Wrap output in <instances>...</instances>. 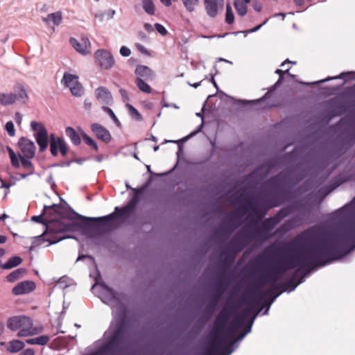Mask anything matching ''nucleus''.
<instances>
[{
  "label": "nucleus",
  "instance_id": "nucleus-1",
  "mask_svg": "<svg viewBox=\"0 0 355 355\" xmlns=\"http://www.w3.org/2000/svg\"><path fill=\"white\" fill-rule=\"evenodd\" d=\"M354 249L355 220L338 231L312 226L277 248L288 254L278 256L276 265L281 275L297 267L311 272L343 258Z\"/></svg>",
  "mask_w": 355,
  "mask_h": 355
},
{
  "label": "nucleus",
  "instance_id": "nucleus-2",
  "mask_svg": "<svg viewBox=\"0 0 355 355\" xmlns=\"http://www.w3.org/2000/svg\"><path fill=\"white\" fill-rule=\"evenodd\" d=\"M354 249L355 220L338 231L312 226L277 248L288 254L278 256L276 265L281 275L297 267L311 272L343 258Z\"/></svg>",
  "mask_w": 355,
  "mask_h": 355
},
{
  "label": "nucleus",
  "instance_id": "nucleus-3",
  "mask_svg": "<svg viewBox=\"0 0 355 355\" xmlns=\"http://www.w3.org/2000/svg\"><path fill=\"white\" fill-rule=\"evenodd\" d=\"M128 322L125 314L116 319L105 333L106 341L100 349V352L106 355H122L126 342Z\"/></svg>",
  "mask_w": 355,
  "mask_h": 355
},
{
  "label": "nucleus",
  "instance_id": "nucleus-4",
  "mask_svg": "<svg viewBox=\"0 0 355 355\" xmlns=\"http://www.w3.org/2000/svg\"><path fill=\"white\" fill-rule=\"evenodd\" d=\"M247 191L246 187L241 188L236 193L230 197V200L237 203L242 202L246 211H250L253 216H257L259 220L266 214L268 209L277 207L279 202L275 194L268 193L266 196H259L254 199L249 197L243 198Z\"/></svg>",
  "mask_w": 355,
  "mask_h": 355
},
{
  "label": "nucleus",
  "instance_id": "nucleus-5",
  "mask_svg": "<svg viewBox=\"0 0 355 355\" xmlns=\"http://www.w3.org/2000/svg\"><path fill=\"white\" fill-rule=\"evenodd\" d=\"M137 193H135L133 199L125 207L119 208L116 207L114 211L105 216L90 218L83 216L79 214L76 213L72 210V212L76 215V218L81 220V225L83 227H90L101 223L104 225H108L110 223L117 218H121L128 216L135 209L137 203L139 201V191L134 189Z\"/></svg>",
  "mask_w": 355,
  "mask_h": 355
},
{
  "label": "nucleus",
  "instance_id": "nucleus-6",
  "mask_svg": "<svg viewBox=\"0 0 355 355\" xmlns=\"http://www.w3.org/2000/svg\"><path fill=\"white\" fill-rule=\"evenodd\" d=\"M239 330L232 324L220 334L215 335L202 355H230L236 340H230Z\"/></svg>",
  "mask_w": 355,
  "mask_h": 355
},
{
  "label": "nucleus",
  "instance_id": "nucleus-7",
  "mask_svg": "<svg viewBox=\"0 0 355 355\" xmlns=\"http://www.w3.org/2000/svg\"><path fill=\"white\" fill-rule=\"evenodd\" d=\"M74 224L73 223H64L60 220L52 219L46 224L45 232L35 237L33 244L42 245L44 241L49 243V245L55 244L64 239L60 234L64 232L73 230Z\"/></svg>",
  "mask_w": 355,
  "mask_h": 355
},
{
  "label": "nucleus",
  "instance_id": "nucleus-8",
  "mask_svg": "<svg viewBox=\"0 0 355 355\" xmlns=\"http://www.w3.org/2000/svg\"><path fill=\"white\" fill-rule=\"evenodd\" d=\"M291 212V209L288 207L282 208L275 216L263 220L261 223L259 227H253L259 242H263L266 240L272 238L274 235L270 234V232L281 222L283 218L288 216Z\"/></svg>",
  "mask_w": 355,
  "mask_h": 355
},
{
  "label": "nucleus",
  "instance_id": "nucleus-9",
  "mask_svg": "<svg viewBox=\"0 0 355 355\" xmlns=\"http://www.w3.org/2000/svg\"><path fill=\"white\" fill-rule=\"evenodd\" d=\"M259 242L253 227L245 226L239 230L227 244V248L234 252H241L252 242Z\"/></svg>",
  "mask_w": 355,
  "mask_h": 355
},
{
  "label": "nucleus",
  "instance_id": "nucleus-10",
  "mask_svg": "<svg viewBox=\"0 0 355 355\" xmlns=\"http://www.w3.org/2000/svg\"><path fill=\"white\" fill-rule=\"evenodd\" d=\"M354 177V174L350 171L345 170L340 173L337 176L334 177L329 185L321 187L316 193V196L321 199L324 198L336 188L342 184L351 181Z\"/></svg>",
  "mask_w": 355,
  "mask_h": 355
},
{
  "label": "nucleus",
  "instance_id": "nucleus-11",
  "mask_svg": "<svg viewBox=\"0 0 355 355\" xmlns=\"http://www.w3.org/2000/svg\"><path fill=\"white\" fill-rule=\"evenodd\" d=\"M284 157H275L265 161L258 166L254 171L246 175L245 180H251L254 178L262 176L267 177L272 168H280Z\"/></svg>",
  "mask_w": 355,
  "mask_h": 355
},
{
  "label": "nucleus",
  "instance_id": "nucleus-12",
  "mask_svg": "<svg viewBox=\"0 0 355 355\" xmlns=\"http://www.w3.org/2000/svg\"><path fill=\"white\" fill-rule=\"evenodd\" d=\"M293 171L291 168L284 169L278 174L270 177L266 183L273 189L279 190L293 181Z\"/></svg>",
  "mask_w": 355,
  "mask_h": 355
},
{
  "label": "nucleus",
  "instance_id": "nucleus-13",
  "mask_svg": "<svg viewBox=\"0 0 355 355\" xmlns=\"http://www.w3.org/2000/svg\"><path fill=\"white\" fill-rule=\"evenodd\" d=\"M263 284L257 285V286L250 291V296L248 298H242L241 302L247 304V306H254V311L256 307L261 304V302L266 295H270L272 293V290L264 291L263 288Z\"/></svg>",
  "mask_w": 355,
  "mask_h": 355
},
{
  "label": "nucleus",
  "instance_id": "nucleus-14",
  "mask_svg": "<svg viewBox=\"0 0 355 355\" xmlns=\"http://www.w3.org/2000/svg\"><path fill=\"white\" fill-rule=\"evenodd\" d=\"M95 58L98 64L103 69H110L114 64L112 53L105 49H98L95 52Z\"/></svg>",
  "mask_w": 355,
  "mask_h": 355
},
{
  "label": "nucleus",
  "instance_id": "nucleus-15",
  "mask_svg": "<svg viewBox=\"0 0 355 355\" xmlns=\"http://www.w3.org/2000/svg\"><path fill=\"white\" fill-rule=\"evenodd\" d=\"M302 224V217L300 216H295L288 220H286L282 225L277 227L274 235H284L288 232L299 227Z\"/></svg>",
  "mask_w": 355,
  "mask_h": 355
},
{
  "label": "nucleus",
  "instance_id": "nucleus-16",
  "mask_svg": "<svg viewBox=\"0 0 355 355\" xmlns=\"http://www.w3.org/2000/svg\"><path fill=\"white\" fill-rule=\"evenodd\" d=\"M32 320L25 315L13 316L7 321V327L11 331H16L24 327H32Z\"/></svg>",
  "mask_w": 355,
  "mask_h": 355
},
{
  "label": "nucleus",
  "instance_id": "nucleus-17",
  "mask_svg": "<svg viewBox=\"0 0 355 355\" xmlns=\"http://www.w3.org/2000/svg\"><path fill=\"white\" fill-rule=\"evenodd\" d=\"M18 145L23 154L22 157H26L27 159L34 157L36 146L33 141L22 137L19 139Z\"/></svg>",
  "mask_w": 355,
  "mask_h": 355
},
{
  "label": "nucleus",
  "instance_id": "nucleus-18",
  "mask_svg": "<svg viewBox=\"0 0 355 355\" xmlns=\"http://www.w3.org/2000/svg\"><path fill=\"white\" fill-rule=\"evenodd\" d=\"M338 125L345 128L344 133L347 139L355 142V121L347 116L341 119Z\"/></svg>",
  "mask_w": 355,
  "mask_h": 355
},
{
  "label": "nucleus",
  "instance_id": "nucleus-19",
  "mask_svg": "<svg viewBox=\"0 0 355 355\" xmlns=\"http://www.w3.org/2000/svg\"><path fill=\"white\" fill-rule=\"evenodd\" d=\"M298 270H299V269L297 270V271L295 272V274L293 275L292 278H291L290 279H288V281H286V282H284V284H282L281 285L275 286V288H278V289L281 288V289H282L281 291H282V293L284 291L291 292V291H294L295 289V288L299 284H302L304 281L306 275H307L308 272H309L308 271V270H306V272H304V274H303L301 276V277L299 279V281L297 282H295V279H296V277L297 276Z\"/></svg>",
  "mask_w": 355,
  "mask_h": 355
},
{
  "label": "nucleus",
  "instance_id": "nucleus-20",
  "mask_svg": "<svg viewBox=\"0 0 355 355\" xmlns=\"http://www.w3.org/2000/svg\"><path fill=\"white\" fill-rule=\"evenodd\" d=\"M51 209L53 211L58 215L60 218H69V216L65 214L63 211H62V207L60 205L53 204L51 206H44V209L42 211V213L39 216H33L31 218V220L35 221L36 223H44L45 225L47 224L43 220V216L46 214H47L48 209Z\"/></svg>",
  "mask_w": 355,
  "mask_h": 355
},
{
  "label": "nucleus",
  "instance_id": "nucleus-21",
  "mask_svg": "<svg viewBox=\"0 0 355 355\" xmlns=\"http://www.w3.org/2000/svg\"><path fill=\"white\" fill-rule=\"evenodd\" d=\"M254 312V306H246L241 312L238 313L232 320L231 324L238 330L241 329L245 324L248 318Z\"/></svg>",
  "mask_w": 355,
  "mask_h": 355
},
{
  "label": "nucleus",
  "instance_id": "nucleus-22",
  "mask_svg": "<svg viewBox=\"0 0 355 355\" xmlns=\"http://www.w3.org/2000/svg\"><path fill=\"white\" fill-rule=\"evenodd\" d=\"M207 14L210 17H215L219 10H223L224 0H204Z\"/></svg>",
  "mask_w": 355,
  "mask_h": 355
},
{
  "label": "nucleus",
  "instance_id": "nucleus-23",
  "mask_svg": "<svg viewBox=\"0 0 355 355\" xmlns=\"http://www.w3.org/2000/svg\"><path fill=\"white\" fill-rule=\"evenodd\" d=\"M239 218V216L237 210L227 213L225 218L222 221L221 229L224 228L230 232L233 231Z\"/></svg>",
  "mask_w": 355,
  "mask_h": 355
},
{
  "label": "nucleus",
  "instance_id": "nucleus-24",
  "mask_svg": "<svg viewBox=\"0 0 355 355\" xmlns=\"http://www.w3.org/2000/svg\"><path fill=\"white\" fill-rule=\"evenodd\" d=\"M69 43L78 52L80 53L81 54L87 55L89 53L88 49L91 46V43L87 37H82L80 42L78 41L73 37H71L69 40Z\"/></svg>",
  "mask_w": 355,
  "mask_h": 355
},
{
  "label": "nucleus",
  "instance_id": "nucleus-25",
  "mask_svg": "<svg viewBox=\"0 0 355 355\" xmlns=\"http://www.w3.org/2000/svg\"><path fill=\"white\" fill-rule=\"evenodd\" d=\"M35 288V284L32 281H24L18 283L12 290L15 295H21L29 293Z\"/></svg>",
  "mask_w": 355,
  "mask_h": 355
},
{
  "label": "nucleus",
  "instance_id": "nucleus-26",
  "mask_svg": "<svg viewBox=\"0 0 355 355\" xmlns=\"http://www.w3.org/2000/svg\"><path fill=\"white\" fill-rule=\"evenodd\" d=\"M91 130L98 139L106 144L110 141L111 135L110 132L101 124L92 123L91 125Z\"/></svg>",
  "mask_w": 355,
  "mask_h": 355
},
{
  "label": "nucleus",
  "instance_id": "nucleus-27",
  "mask_svg": "<svg viewBox=\"0 0 355 355\" xmlns=\"http://www.w3.org/2000/svg\"><path fill=\"white\" fill-rule=\"evenodd\" d=\"M289 69H286V71H282V69H277L275 70V73L278 74L279 76L278 80L275 83V84L268 90L267 93L264 94L263 96L260 98L259 99L255 101L257 103L264 101L268 99H270L273 98L274 92L276 89L277 87L279 85L283 79H284V74L288 73Z\"/></svg>",
  "mask_w": 355,
  "mask_h": 355
},
{
  "label": "nucleus",
  "instance_id": "nucleus-28",
  "mask_svg": "<svg viewBox=\"0 0 355 355\" xmlns=\"http://www.w3.org/2000/svg\"><path fill=\"white\" fill-rule=\"evenodd\" d=\"M239 306V304L232 302L231 298L229 297L226 301L225 305L222 308L218 314L230 320V318L236 313Z\"/></svg>",
  "mask_w": 355,
  "mask_h": 355
},
{
  "label": "nucleus",
  "instance_id": "nucleus-29",
  "mask_svg": "<svg viewBox=\"0 0 355 355\" xmlns=\"http://www.w3.org/2000/svg\"><path fill=\"white\" fill-rule=\"evenodd\" d=\"M36 141L41 152L44 151L48 146V132L44 125H41L40 129L35 135Z\"/></svg>",
  "mask_w": 355,
  "mask_h": 355
},
{
  "label": "nucleus",
  "instance_id": "nucleus-30",
  "mask_svg": "<svg viewBox=\"0 0 355 355\" xmlns=\"http://www.w3.org/2000/svg\"><path fill=\"white\" fill-rule=\"evenodd\" d=\"M102 287L106 292L105 298L107 300V303L111 305H120L121 304L119 293L105 284H102Z\"/></svg>",
  "mask_w": 355,
  "mask_h": 355
},
{
  "label": "nucleus",
  "instance_id": "nucleus-31",
  "mask_svg": "<svg viewBox=\"0 0 355 355\" xmlns=\"http://www.w3.org/2000/svg\"><path fill=\"white\" fill-rule=\"evenodd\" d=\"M95 94L97 99L104 104H110L112 101L110 92L105 87H98L95 91Z\"/></svg>",
  "mask_w": 355,
  "mask_h": 355
},
{
  "label": "nucleus",
  "instance_id": "nucleus-32",
  "mask_svg": "<svg viewBox=\"0 0 355 355\" xmlns=\"http://www.w3.org/2000/svg\"><path fill=\"white\" fill-rule=\"evenodd\" d=\"M229 320L218 314L213 322L214 331L216 335L220 334L226 328Z\"/></svg>",
  "mask_w": 355,
  "mask_h": 355
},
{
  "label": "nucleus",
  "instance_id": "nucleus-33",
  "mask_svg": "<svg viewBox=\"0 0 355 355\" xmlns=\"http://www.w3.org/2000/svg\"><path fill=\"white\" fill-rule=\"evenodd\" d=\"M229 320L218 314L213 322L214 331L216 335L220 334L226 328Z\"/></svg>",
  "mask_w": 355,
  "mask_h": 355
},
{
  "label": "nucleus",
  "instance_id": "nucleus-34",
  "mask_svg": "<svg viewBox=\"0 0 355 355\" xmlns=\"http://www.w3.org/2000/svg\"><path fill=\"white\" fill-rule=\"evenodd\" d=\"M259 279L261 282V284H263V286L265 284H269L274 286H276V282L279 279V276L272 272L270 269H268L266 272L260 275Z\"/></svg>",
  "mask_w": 355,
  "mask_h": 355
},
{
  "label": "nucleus",
  "instance_id": "nucleus-35",
  "mask_svg": "<svg viewBox=\"0 0 355 355\" xmlns=\"http://www.w3.org/2000/svg\"><path fill=\"white\" fill-rule=\"evenodd\" d=\"M222 284L223 282L220 281L219 285L217 286L214 293L212 295L210 303L208 305L207 310H214L218 304V301L221 299L225 291L224 288H222Z\"/></svg>",
  "mask_w": 355,
  "mask_h": 355
},
{
  "label": "nucleus",
  "instance_id": "nucleus-36",
  "mask_svg": "<svg viewBox=\"0 0 355 355\" xmlns=\"http://www.w3.org/2000/svg\"><path fill=\"white\" fill-rule=\"evenodd\" d=\"M135 72L137 77H140L141 79L144 78L146 80H152L153 79V72L148 67L138 65Z\"/></svg>",
  "mask_w": 355,
  "mask_h": 355
},
{
  "label": "nucleus",
  "instance_id": "nucleus-37",
  "mask_svg": "<svg viewBox=\"0 0 355 355\" xmlns=\"http://www.w3.org/2000/svg\"><path fill=\"white\" fill-rule=\"evenodd\" d=\"M62 19V12L58 11L49 14L46 17H43L42 20L47 24L52 23L55 26H58L61 24Z\"/></svg>",
  "mask_w": 355,
  "mask_h": 355
},
{
  "label": "nucleus",
  "instance_id": "nucleus-38",
  "mask_svg": "<svg viewBox=\"0 0 355 355\" xmlns=\"http://www.w3.org/2000/svg\"><path fill=\"white\" fill-rule=\"evenodd\" d=\"M25 347V343L20 340H12L10 341L6 347V351L10 353H17Z\"/></svg>",
  "mask_w": 355,
  "mask_h": 355
},
{
  "label": "nucleus",
  "instance_id": "nucleus-39",
  "mask_svg": "<svg viewBox=\"0 0 355 355\" xmlns=\"http://www.w3.org/2000/svg\"><path fill=\"white\" fill-rule=\"evenodd\" d=\"M17 100L16 93H0V104L7 106L13 104Z\"/></svg>",
  "mask_w": 355,
  "mask_h": 355
},
{
  "label": "nucleus",
  "instance_id": "nucleus-40",
  "mask_svg": "<svg viewBox=\"0 0 355 355\" xmlns=\"http://www.w3.org/2000/svg\"><path fill=\"white\" fill-rule=\"evenodd\" d=\"M239 252H234L227 247L226 250L221 252L220 256L223 258V261L229 265L232 264L235 259L236 254Z\"/></svg>",
  "mask_w": 355,
  "mask_h": 355
},
{
  "label": "nucleus",
  "instance_id": "nucleus-41",
  "mask_svg": "<svg viewBox=\"0 0 355 355\" xmlns=\"http://www.w3.org/2000/svg\"><path fill=\"white\" fill-rule=\"evenodd\" d=\"M66 135L71 139V142L75 146H78L81 143V139L79 135L71 127H67L65 129Z\"/></svg>",
  "mask_w": 355,
  "mask_h": 355
},
{
  "label": "nucleus",
  "instance_id": "nucleus-42",
  "mask_svg": "<svg viewBox=\"0 0 355 355\" xmlns=\"http://www.w3.org/2000/svg\"><path fill=\"white\" fill-rule=\"evenodd\" d=\"M61 82L65 87L70 88L72 85H74L76 82L79 81L77 76L66 72L64 73L63 78Z\"/></svg>",
  "mask_w": 355,
  "mask_h": 355
},
{
  "label": "nucleus",
  "instance_id": "nucleus-43",
  "mask_svg": "<svg viewBox=\"0 0 355 355\" xmlns=\"http://www.w3.org/2000/svg\"><path fill=\"white\" fill-rule=\"evenodd\" d=\"M349 74H353V72L351 71V72H347V73H341L340 75L338 76H329L323 80H318V81H315V82H313V83H305V82H300V84H302V85H319L320 83H325V82H327V81H329V80H336V79H338V78H343L344 76H347V75H349Z\"/></svg>",
  "mask_w": 355,
  "mask_h": 355
},
{
  "label": "nucleus",
  "instance_id": "nucleus-44",
  "mask_svg": "<svg viewBox=\"0 0 355 355\" xmlns=\"http://www.w3.org/2000/svg\"><path fill=\"white\" fill-rule=\"evenodd\" d=\"M26 270L25 268H18L12 272H10L7 277L6 279L8 282H14L19 279L26 273Z\"/></svg>",
  "mask_w": 355,
  "mask_h": 355
},
{
  "label": "nucleus",
  "instance_id": "nucleus-45",
  "mask_svg": "<svg viewBox=\"0 0 355 355\" xmlns=\"http://www.w3.org/2000/svg\"><path fill=\"white\" fill-rule=\"evenodd\" d=\"M141 3L144 10L148 15H155L156 8L153 0H141Z\"/></svg>",
  "mask_w": 355,
  "mask_h": 355
},
{
  "label": "nucleus",
  "instance_id": "nucleus-46",
  "mask_svg": "<svg viewBox=\"0 0 355 355\" xmlns=\"http://www.w3.org/2000/svg\"><path fill=\"white\" fill-rule=\"evenodd\" d=\"M22 262L21 258L17 256L10 257L6 263H5L2 268L3 269H10L19 266Z\"/></svg>",
  "mask_w": 355,
  "mask_h": 355
},
{
  "label": "nucleus",
  "instance_id": "nucleus-47",
  "mask_svg": "<svg viewBox=\"0 0 355 355\" xmlns=\"http://www.w3.org/2000/svg\"><path fill=\"white\" fill-rule=\"evenodd\" d=\"M19 158L23 168L28 171V174L34 173V167L32 162L29 160L30 159H27L26 157H22L21 155H19Z\"/></svg>",
  "mask_w": 355,
  "mask_h": 355
},
{
  "label": "nucleus",
  "instance_id": "nucleus-48",
  "mask_svg": "<svg viewBox=\"0 0 355 355\" xmlns=\"http://www.w3.org/2000/svg\"><path fill=\"white\" fill-rule=\"evenodd\" d=\"M135 84L140 91L146 93L150 94L151 92V87L149 85H148L143 79L140 77H137L135 80Z\"/></svg>",
  "mask_w": 355,
  "mask_h": 355
},
{
  "label": "nucleus",
  "instance_id": "nucleus-49",
  "mask_svg": "<svg viewBox=\"0 0 355 355\" xmlns=\"http://www.w3.org/2000/svg\"><path fill=\"white\" fill-rule=\"evenodd\" d=\"M234 6L239 15L244 16L247 13V3H245V1L236 0L234 3Z\"/></svg>",
  "mask_w": 355,
  "mask_h": 355
},
{
  "label": "nucleus",
  "instance_id": "nucleus-50",
  "mask_svg": "<svg viewBox=\"0 0 355 355\" xmlns=\"http://www.w3.org/2000/svg\"><path fill=\"white\" fill-rule=\"evenodd\" d=\"M69 89L72 95L76 97H80L84 94V88L79 82H76V84L72 85Z\"/></svg>",
  "mask_w": 355,
  "mask_h": 355
},
{
  "label": "nucleus",
  "instance_id": "nucleus-51",
  "mask_svg": "<svg viewBox=\"0 0 355 355\" xmlns=\"http://www.w3.org/2000/svg\"><path fill=\"white\" fill-rule=\"evenodd\" d=\"M82 137L84 142L88 145L91 148L94 150L95 151H98V148L96 142L86 133L83 132Z\"/></svg>",
  "mask_w": 355,
  "mask_h": 355
},
{
  "label": "nucleus",
  "instance_id": "nucleus-52",
  "mask_svg": "<svg viewBox=\"0 0 355 355\" xmlns=\"http://www.w3.org/2000/svg\"><path fill=\"white\" fill-rule=\"evenodd\" d=\"M58 146L57 144V138L54 136V135H51L50 139V151L53 156L55 157L58 153Z\"/></svg>",
  "mask_w": 355,
  "mask_h": 355
},
{
  "label": "nucleus",
  "instance_id": "nucleus-53",
  "mask_svg": "<svg viewBox=\"0 0 355 355\" xmlns=\"http://www.w3.org/2000/svg\"><path fill=\"white\" fill-rule=\"evenodd\" d=\"M15 92H17V99L18 100H24L28 98L27 93L26 92V89H24V86L21 85H18L15 88Z\"/></svg>",
  "mask_w": 355,
  "mask_h": 355
},
{
  "label": "nucleus",
  "instance_id": "nucleus-54",
  "mask_svg": "<svg viewBox=\"0 0 355 355\" xmlns=\"http://www.w3.org/2000/svg\"><path fill=\"white\" fill-rule=\"evenodd\" d=\"M57 144L62 155L65 156L68 152L67 145L62 137H57Z\"/></svg>",
  "mask_w": 355,
  "mask_h": 355
},
{
  "label": "nucleus",
  "instance_id": "nucleus-55",
  "mask_svg": "<svg viewBox=\"0 0 355 355\" xmlns=\"http://www.w3.org/2000/svg\"><path fill=\"white\" fill-rule=\"evenodd\" d=\"M189 12H192L195 10V7L198 3L199 0H181Z\"/></svg>",
  "mask_w": 355,
  "mask_h": 355
},
{
  "label": "nucleus",
  "instance_id": "nucleus-56",
  "mask_svg": "<svg viewBox=\"0 0 355 355\" xmlns=\"http://www.w3.org/2000/svg\"><path fill=\"white\" fill-rule=\"evenodd\" d=\"M126 106L128 108L129 113L132 118L137 121H141L142 119L141 114L132 105L128 103Z\"/></svg>",
  "mask_w": 355,
  "mask_h": 355
},
{
  "label": "nucleus",
  "instance_id": "nucleus-57",
  "mask_svg": "<svg viewBox=\"0 0 355 355\" xmlns=\"http://www.w3.org/2000/svg\"><path fill=\"white\" fill-rule=\"evenodd\" d=\"M234 21V16L231 6L227 4L226 6L225 21L228 24H232Z\"/></svg>",
  "mask_w": 355,
  "mask_h": 355
},
{
  "label": "nucleus",
  "instance_id": "nucleus-58",
  "mask_svg": "<svg viewBox=\"0 0 355 355\" xmlns=\"http://www.w3.org/2000/svg\"><path fill=\"white\" fill-rule=\"evenodd\" d=\"M32 327H24L19 329L20 330L17 333L18 337H27L33 336L34 333L31 330Z\"/></svg>",
  "mask_w": 355,
  "mask_h": 355
},
{
  "label": "nucleus",
  "instance_id": "nucleus-59",
  "mask_svg": "<svg viewBox=\"0 0 355 355\" xmlns=\"http://www.w3.org/2000/svg\"><path fill=\"white\" fill-rule=\"evenodd\" d=\"M102 109L104 112H105L106 113H107L110 115L111 119L114 121V122L115 123V124L117 126L119 127L121 125L120 121H119L118 118L116 117V116L115 115V114L114 113V112L112 111V109H110V107H106V106H103L102 107Z\"/></svg>",
  "mask_w": 355,
  "mask_h": 355
},
{
  "label": "nucleus",
  "instance_id": "nucleus-60",
  "mask_svg": "<svg viewBox=\"0 0 355 355\" xmlns=\"http://www.w3.org/2000/svg\"><path fill=\"white\" fill-rule=\"evenodd\" d=\"M5 130L10 137H14L15 135V126L12 121H8L6 123Z\"/></svg>",
  "mask_w": 355,
  "mask_h": 355
},
{
  "label": "nucleus",
  "instance_id": "nucleus-61",
  "mask_svg": "<svg viewBox=\"0 0 355 355\" xmlns=\"http://www.w3.org/2000/svg\"><path fill=\"white\" fill-rule=\"evenodd\" d=\"M50 340L49 336L46 335H42L35 338L36 345H45Z\"/></svg>",
  "mask_w": 355,
  "mask_h": 355
},
{
  "label": "nucleus",
  "instance_id": "nucleus-62",
  "mask_svg": "<svg viewBox=\"0 0 355 355\" xmlns=\"http://www.w3.org/2000/svg\"><path fill=\"white\" fill-rule=\"evenodd\" d=\"M275 288V286H272V288L270 289V290H272V293L270 295H267L269 298L268 300V304L269 306H270L273 303V302L276 300V298L278 297L282 293V291H280L274 295V291L277 289V288Z\"/></svg>",
  "mask_w": 355,
  "mask_h": 355
},
{
  "label": "nucleus",
  "instance_id": "nucleus-63",
  "mask_svg": "<svg viewBox=\"0 0 355 355\" xmlns=\"http://www.w3.org/2000/svg\"><path fill=\"white\" fill-rule=\"evenodd\" d=\"M154 26L156 31L162 36H165L168 33V31L166 29V28L161 24L155 23Z\"/></svg>",
  "mask_w": 355,
  "mask_h": 355
},
{
  "label": "nucleus",
  "instance_id": "nucleus-64",
  "mask_svg": "<svg viewBox=\"0 0 355 355\" xmlns=\"http://www.w3.org/2000/svg\"><path fill=\"white\" fill-rule=\"evenodd\" d=\"M349 210V206L345 205V206L341 207L340 209H338L336 212V214L338 215V216L344 217L348 214Z\"/></svg>",
  "mask_w": 355,
  "mask_h": 355
}]
</instances>
